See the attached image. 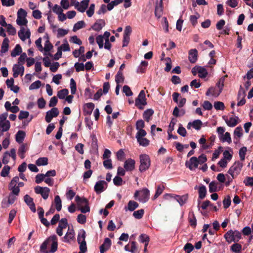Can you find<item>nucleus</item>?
Returning a JSON list of instances; mask_svg holds the SVG:
<instances>
[{
  "mask_svg": "<svg viewBox=\"0 0 253 253\" xmlns=\"http://www.w3.org/2000/svg\"><path fill=\"white\" fill-rule=\"evenodd\" d=\"M57 237L55 235L47 238L41 245L40 251L42 253H54L57 250Z\"/></svg>",
  "mask_w": 253,
  "mask_h": 253,
  "instance_id": "nucleus-1",
  "label": "nucleus"
},
{
  "mask_svg": "<svg viewBox=\"0 0 253 253\" xmlns=\"http://www.w3.org/2000/svg\"><path fill=\"white\" fill-rule=\"evenodd\" d=\"M140 165L139 170L143 172L147 170L150 167L151 161L150 157L147 154H141L139 156Z\"/></svg>",
  "mask_w": 253,
  "mask_h": 253,
  "instance_id": "nucleus-2",
  "label": "nucleus"
},
{
  "mask_svg": "<svg viewBox=\"0 0 253 253\" xmlns=\"http://www.w3.org/2000/svg\"><path fill=\"white\" fill-rule=\"evenodd\" d=\"M243 167V164L242 162L239 161H236L230 168L228 173L230 174L233 178H235L240 174Z\"/></svg>",
  "mask_w": 253,
  "mask_h": 253,
  "instance_id": "nucleus-3",
  "label": "nucleus"
},
{
  "mask_svg": "<svg viewBox=\"0 0 253 253\" xmlns=\"http://www.w3.org/2000/svg\"><path fill=\"white\" fill-rule=\"evenodd\" d=\"M135 105L140 110L143 109L142 106L147 105L146 94L144 90H142L139 92L138 96L135 99Z\"/></svg>",
  "mask_w": 253,
  "mask_h": 253,
  "instance_id": "nucleus-4",
  "label": "nucleus"
},
{
  "mask_svg": "<svg viewBox=\"0 0 253 253\" xmlns=\"http://www.w3.org/2000/svg\"><path fill=\"white\" fill-rule=\"evenodd\" d=\"M165 198L167 197H169L170 198H173L175 199L180 204V206L183 205L186 203L188 199V194L183 195L182 196H179L177 195H174L171 194H166L164 195Z\"/></svg>",
  "mask_w": 253,
  "mask_h": 253,
  "instance_id": "nucleus-5",
  "label": "nucleus"
},
{
  "mask_svg": "<svg viewBox=\"0 0 253 253\" xmlns=\"http://www.w3.org/2000/svg\"><path fill=\"white\" fill-rule=\"evenodd\" d=\"M59 114V112L57 108H52L50 110H49L46 112L45 117V121L47 123H50L53 118L57 117Z\"/></svg>",
  "mask_w": 253,
  "mask_h": 253,
  "instance_id": "nucleus-6",
  "label": "nucleus"
},
{
  "mask_svg": "<svg viewBox=\"0 0 253 253\" xmlns=\"http://www.w3.org/2000/svg\"><path fill=\"white\" fill-rule=\"evenodd\" d=\"M199 162L196 157H191L188 161L185 162V166L189 169L193 170L198 168Z\"/></svg>",
  "mask_w": 253,
  "mask_h": 253,
  "instance_id": "nucleus-7",
  "label": "nucleus"
},
{
  "mask_svg": "<svg viewBox=\"0 0 253 253\" xmlns=\"http://www.w3.org/2000/svg\"><path fill=\"white\" fill-rule=\"evenodd\" d=\"M131 33V28L129 26H127L126 27L123 36V47H125L127 46L129 42V36Z\"/></svg>",
  "mask_w": 253,
  "mask_h": 253,
  "instance_id": "nucleus-8",
  "label": "nucleus"
},
{
  "mask_svg": "<svg viewBox=\"0 0 253 253\" xmlns=\"http://www.w3.org/2000/svg\"><path fill=\"white\" fill-rule=\"evenodd\" d=\"M89 2V0H83L80 4L79 2L76 1L74 4L75 8L81 12H84L87 8Z\"/></svg>",
  "mask_w": 253,
  "mask_h": 253,
  "instance_id": "nucleus-9",
  "label": "nucleus"
},
{
  "mask_svg": "<svg viewBox=\"0 0 253 253\" xmlns=\"http://www.w3.org/2000/svg\"><path fill=\"white\" fill-rule=\"evenodd\" d=\"M222 118L225 121L227 125L230 127H234L239 123V118L237 116L231 117L229 120L228 119L227 117L226 116H223Z\"/></svg>",
  "mask_w": 253,
  "mask_h": 253,
  "instance_id": "nucleus-10",
  "label": "nucleus"
},
{
  "mask_svg": "<svg viewBox=\"0 0 253 253\" xmlns=\"http://www.w3.org/2000/svg\"><path fill=\"white\" fill-rule=\"evenodd\" d=\"M163 0H157L155 6V15L158 18H160L163 14Z\"/></svg>",
  "mask_w": 253,
  "mask_h": 253,
  "instance_id": "nucleus-11",
  "label": "nucleus"
},
{
  "mask_svg": "<svg viewBox=\"0 0 253 253\" xmlns=\"http://www.w3.org/2000/svg\"><path fill=\"white\" fill-rule=\"evenodd\" d=\"M150 197V191L147 188H144L140 191L139 201L142 203L147 202Z\"/></svg>",
  "mask_w": 253,
  "mask_h": 253,
  "instance_id": "nucleus-12",
  "label": "nucleus"
},
{
  "mask_svg": "<svg viewBox=\"0 0 253 253\" xmlns=\"http://www.w3.org/2000/svg\"><path fill=\"white\" fill-rule=\"evenodd\" d=\"M18 37L22 41H25L26 39L30 37L31 33L29 29L25 32V29L24 27H21L20 30L18 32Z\"/></svg>",
  "mask_w": 253,
  "mask_h": 253,
  "instance_id": "nucleus-13",
  "label": "nucleus"
},
{
  "mask_svg": "<svg viewBox=\"0 0 253 253\" xmlns=\"http://www.w3.org/2000/svg\"><path fill=\"white\" fill-rule=\"evenodd\" d=\"M135 161L132 159H127L124 163V169L127 171H132L135 169Z\"/></svg>",
  "mask_w": 253,
  "mask_h": 253,
  "instance_id": "nucleus-14",
  "label": "nucleus"
},
{
  "mask_svg": "<svg viewBox=\"0 0 253 253\" xmlns=\"http://www.w3.org/2000/svg\"><path fill=\"white\" fill-rule=\"evenodd\" d=\"M105 25V22L103 19H99L91 26V28L95 31H100L103 27Z\"/></svg>",
  "mask_w": 253,
  "mask_h": 253,
  "instance_id": "nucleus-15",
  "label": "nucleus"
},
{
  "mask_svg": "<svg viewBox=\"0 0 253 253\" xmlns=\"http://www.w3.org/2000/svg\"><path fill=\"white\" fill-rule=\"evenodd\" d=\"M111 246V241L108 238H106L104 239V243L100 247V253H104L106 251L109 250Z\"/></svg>",
  "mask_w": 253,
  "mask_h": 253,
  "instance_id": "nucleus-16",
  "label": "nucleus"
},
{
  "mask_svg": "<svg viewBox=\"0 0 253 253\" xmlns=\"http://www.w3.org/2000/svg\"><path fill=\"white\" fill-rule=\"evenodd\" d=\"M104 184L107 185V183L104 180H100L96 183L94 189L97 194H100L104 191Z\"/></svg>",
  "mask_w": 253,
  "mask_h": 253,
  "instance_id": "nucleus-17",
  "label": "nucleus"
},
{
  "mask_svg": "<svg viewBox=\"0 0 253 253\" xmlns=\"http://www.w3.org/2000/svg\"><path fill=\"white\" fill-rule=\"evenodd\" d=\"M198 51L196 49H191L189 51L188 59L190 63H195L197 60Z\"/></svg>",
  "mask_w": 253,
  "mask_h": 253,
  "instance_id": "nucleus-18",
  "label": "nucleus"
},
{
  "mask_svg": "<svg viewBox=\"0 0 253 253\" xmlns=\"http://www.w3.org/2000/svg\"><path fill=\"white\" fill-rule=\"evenodd\" d=\"M75 201L80 208L84 206H89L88 201L85 198H81L79 195H77L75 197Z\"/></svg>",
  "mask_w": 253,
  "mask_h": 253,
  "instance_id": "nucleus-19",
  "label": "nucleus"
},
{
  "mask_svg": "<svg viewBox=\"0 0 253 253\" xmlns=\"http://www.w3.org/2000/svg\"><path fill=\"white\" fill-rule=\"evenodd\" d=\"M224 237L226 241L228 243L230 244L232 242L236 243L235 237H234V235L233 234V230H230L227 231L224 235Z\"/></svg>",
  "mask_w": 253,
  "mask_h": 253,
  "instance_id": "nucleus-20",
  "label": "nucleus"
},
{
  "mask_svg": "<svg viewBox=\"0 0 253 253\" xmlns=\"http://www.w3.org/2000/svg\"><path fill=\"white\" fill-rule=\"evenodd\" d=\"M188 220L190 225L195 228L197 225V219L193 211L189 212Z\"/></svg>",
  "mask_w": 253,
  "mask_h": 253,
  "instance_id": "nucleus-21",
  "label": "nucleus"
},
{
  "mask_svg": "<svg viewBox=\"0 0 253 253\" xmlns=\"http://www.w3.org/2000/svg\"><path fill=\"white\" fill-rule=\"evenodd\" d=\"M94 108V104L93 103H87L85 104L84 108V112L85 115H90Z\"/></svg>",
  "mask_w": 253,
  "mask_h": 253,
  "instance_id": "nucleus-22",
  "label": "nucleus"
},
{
  "mask_svg": "<svg viewBox=\"0 0 253 253\" xmlns=\"http://www.w3.org/2000/svg\"><path fill=\"white\" fill-rule=\"evenodd\" d=\"M16 184H17L14 183V182L11 180L8 185V189L11 191V192H12V194L16 196H18L20 192V188H18V187H17Z\"/></svg>",
  "mask_w": 253,
  "mask_h": 253,
  "instance_id": "nucleus-23",
  "label": "nucleus"
},
{
  "mask_svg": "<svg viewBox=\"0 0 253 253\" xmlns=\"http://www.w3.org/2000/svg\"><path fill=\"white\" fill-rule=\"evenodd\" d=\"M21 70H22L21 73V76L24 74V68L23 66L19 67L18 65L15 64L12 68V71L13 72V76L14 78H17L18 75L20 74Z\"/></svg>",
  "mask_w": 253,
  "mask_h": 253,
  "instance_id": "nucleus-24",
  "label": "nucleus"
},
{
  "mask_svg": "<svg viewBox=\"0 0 253 253\" xmlns=\"http://www.w3.org/2000/svg\"><path fill=\"white\" fill-rule=\"evenodd\" d=\"M154 113V111L153 109H148L144 112L143 114V117L147 122H149Z\"/></svg>",
  "mask_w": 253,
  "mask_h": 253,
  "instance_id": "nucleus-25",
  "label": "nucleus"
},
{
  "mask_svg": "<svg viewBox=\"0 0 253 253\" xmlns=\"http://www.w3.org/2000/svg\"><path fill=\"white\" fill-rule=\"evenodd\" d=\"M9 40L7 38H5L3 41L1 46L0 52L4 53L8 50Z\"/></svg>",
  "mask_w": 253,
  "mask_h": 253,
  "instance_id": "nucleus-26",
  "label": "nucleus"
},
{
  "mask_svg": "<svg viewBox=\"0 0 253 253\" xmlns=\"http://www.w3.org/2000/svg\"><path fill=\"white\" fill-rule=\"evenodd\" d=\"M25 135L26 133L24 131L19 130L15 135L16 141L19 143H22L24 140Z\"/></svg>",
  "mask_w": 253,
  "mask_h": 253,
  "instance_id": "nucleus-27",
  "label": "nucleus"
},
{
  "mask_svg": "<svg viewBox=\"0 0 253 253\" xmlns=\"http://www.w3.org/2000/svg\"><path fill=\"white\" fill-rule=\"evenodd\" d=\"M199 199H203L207 194V189L205 186L202 185L198 188Z\"/></svg>",
  "mask_w": 253,
  "mask_h": 253,
  "instance_id": "nucleus-28",
  "label": "nucleus"
},
{
  "mask_svg": "<svg viewBox=\"0 0 253 253\" xmlns=\"http://www.w3.org/2000/svg\"><path fill=\"white\" fill-rule=\"evenodd\" d=\"M22 52V48L20 44H17L15 45L14 49L11 52V56L12 57H16L17 55H20Z\"/></svg>",
  "mask_w": 253,
  "mask_h": 253,
  "instance_id": "nucleus-29",
  "label": "nucleus"
},
{
  "mask_svg": "<svg viewBox=\"0 0 253 253\" xmlns=\"http://www.w3.org/2000/svg\"><path fill=\"white\" fill-rule=\"evenodd\" d=\"M10 127V123L9 121H6L4 122L0 123V130L1 132H5L8 130Z\"/></svg>",
  "mask_w": 253,
  "mask_h": 253,
  "instance_id": "nucleus-30",
  "label": "nucleus"
},
{
  "mask_svg": "<svg viewBox=\"0 0 253 253\" xmlns=\"http://www.w3.org/2000/svg\"><path fill=\"white\" fill-rule=\"evenodd\" d=\"M139 207V204L135 201L130 200L127 204V210L130 211H134Z\"/></svg>",
  "mask_w": 253,
  "mask_h": 253,
  "instance_id": "nucleus-31",
  "label": "nucleus"
},
{
  "mask_svg": "<svg viewBox=\"0 0 253 253\" xmlns=\"http://www.w3.org/2000/svg\"><path fill=\"white\" fill-rule=\"evenodd\" d=\"M197 72L199 73L198 76L200 78H205L208 75L206 69L202 67H197Z\"/></svg>",
  "mask_w": 253,
  "mask_h": 253,
  "instance_id": "nucleus-32",
  "label": "nucleus"
},
{
  "mask_svg": "<svg viewBox=\"0 0 253 253\" xmlns=\"http://www.w3.org/2000/svg\"><path fill=\"white\" fill-rule=\"evenodd\" d=\"M54 203L57 211H60L62 209V201L59 196L56 195L55 197Z\"/></svg>",
  "mask_w": 253,
  "mask_h": 253,
  "instance_id": "nucleus-33",
  "label": "nucleus"
},
{
  "mask_svg": "<svg viewBox=\"0 0 253 253\" xmlns=\"http://www.w3.org/2000/svg\"><path fill=\"white\" fill-rule=\"evenodd\" d=\"M148 63L146 61H142L141 62L140 66L138 67L137 72L140 73H143L145 72L146 68L147 67Z\"/></svg>",
  "mask_w": 253,
  "mask_h": 253,
  "instance_id": "nucleus-34",
  "label": "nucleus"
},
{
  "mask_svg": "<svg viewBox=\"0 0 253 253\" xmlns=\"http://www.w3.org/2000/svg\"><path fill=\"white\" fill-rule=\"evenodd\" d=\"M36 164L38 166H45L48 164V159L46 157H41L36 161Z\"/></svg>",
  "mask_w": 253,
  "mask_h": 253,
  "instance_id": "nucleus-35",
  "label": "nucleus"
},
{
  "mask_svg": "<svg viewBox=\"0 0 253 253\" xmlns=\"http://www.w3.org/2000/svg\"><path fill=\"white\" fill-rule=\"evenodd\" d=\"M165 187L164 185H159L157 186L155 194L153 197V200L156 199L163 193Z\"/></svg>",
  "mask_w": 253,
  "mask_h": 253,
  "instance_id": "nucleus-36",
  "label": "nucleus"
},
{
  "mask_svg": "<svg viewBox=\"0 0 253 253\" xmlns=\"http://www.w3.org/2000/svg\"><path fill=\"white\" fill-rule=\"evenodd\" d=\"M124 81V77L123 72L121 71H119L115 76V81L117 84H119L120 83H123Z\"/></svg>",
  "mask_w": 253,
  "mask_h": 253,
  "instance_id": "nucleus-37",
  "label": "nucleus"
},
{
  "mask_svg": "<svg viewBox=\"0 0 253 253\" xmlns=\"http://www.w3.org/2000/svg\"><path fill=\"white\" fill-rule=\"evenodd\" d=\"M85 22L84 21H78L77 23H76L73 29V31L74 32H76L77 30L84 28L85 27Z\"/></svg>",
  "mask_w": 253,
  "mask_h": 253,
  "instance_id": "nucleus-38",
  "label": "nucleus"
},
{
  "mask_svg": "<svg viewBox=\"0 0 253 253\" xmlns=\"http://www.w3.org/2000/svg\"><path fill=\"white\" fill-rule=\"evenodd\" d=\"M144 214V210L140 209L136 211H134L133 213V216L137 219H141Z\"/></svg>",
  "mask_w": 253,
  "mask_h": 253,
  "instance_id": "nucleus-39",
  "label": "nucleus"
},
{
  "mask_svg": "<svg viewBox=\"0 0 253 253\" xmlns=\"http://www.w3.org/2000/svg\"><path fill=\"white\" fill-rule=\"evenodd\" d=\"M247 151V147L245 146L242 147L239 150V154L240 160L242 161H244L245 160V156H246Z\"/></svg>",
  "mask_w": 253,
  "mask_h": 253,
  "instance_id": "nucleus-40",
  "label": "nucleus"
},
{
  "mask_svg": "<svg viewBox=\"0 0 253 253\" xmlns=\"http://www.w3.org/2000/svg\"><path fill=\"white\" fill-rule=\"evenodd\" d=\"M68 90L66 88H64L60 90L58 92L57 96L60 99H63L65 98V97L68 94Z\"/></svg>",
  "mask_w": 253,
  "mask_h": 253,
  "instance_id": "nucleus-41",
  "label": "nucleus"
},
{
  "mask_svg": "<svg viewBox=\"0 0 253 253\" xmlns=\"http://www.w3.org/2000/svg\"><path fill=\"white\" fill-rule=\"evenodd\" d=\"M192 127L196 130H200L203 125L202 122L200 120H195L192 122Z\"/></svg>",
  "mask_w": 253,
  "mask_h": 253,
  "instance_id": "nucleus-42",
  "label": "nucleus"
},
{
  "mask_svg": "<svg viewBox=\"0 0 253 253\" xmlns=\"http://www.w3.org/2000/svg\"><path fill=\"white\" fill-rule=\"evenodd\" d=\"M242 249V246L238 243L233 244L231 247V250L235 253H238L241 252Z\"/></svg>",
  "mask_w": 253,
  "mask_h": 253,
  "instance_id": "nucleus-43",
  "label": "nucleus"
},
{
  "mask_svg": "<svg viewBox=\"0 0 253 253\" xmlns=\"http://www.w3.org/2000/svg\"><path fill=\"white\" fill-rule=\"evenodd\" d=\"M50 191V190L49 188L47 187H43V190L42 191L41 195L44 200H46L48 198Z\"/></svg>",
  "mask_w": 253,
  "mask_h": 253,
  "instance_id": "nucleus-44",
  "label": "nucleus"
},
{
  "mask_svg": "<svg viewBox=\"0 0 253 253\" xmlns=\"http://www.w3.org/2000/svg\"><path fill=\"white\" fill-rule=\"evenodd\" d=\"M227 77V75H225L224 77H222L221 78H220L219 79V81L216 84V85L219 88H220L219 92L218 93V94L217 95H218L219 94V93L221 92L222 88L224 86V81L225 78Z\"/></svg>",
  "mask_w": 253,
  "mask_h": 253,
  "instance_id": "nucleus-45",
  "label": "nucleus"
},
{
  "mask_svg": "<svg viewBox=\"0 0 253 253\" xmlns=\"http://www.w3.org/2000/svg\"><path fill=\"white\" fill-rule=\"evenodd\" d=\"M242 128L241 126H238L234 130V133L235 135L234 139H237L236 137L240 138L243 135Z\"/></svg>",
  "mask_w": 253,
  "mask_h": 253,
  "instance_id": "nucleus-46",
  "label": "nucleus"
},
{
  "mask_svg": "<svg viewBox=\"0 0 253 253\" xmlns=\"http://www.w3.org/2000/svg\"><path fill=\"white\" fill-rule=\"evenodd\" d=\"M42 83L40 81L38 80L33 83L29 86L30 90L38 89L41 86Z\"/></svg>",
  "mask_w": 253,
  "mask_h": 253,
  "instance_id": "nucleus-47",
  "label": "nucleus"
},
{
  "mask_svg": "<svg viewBox=\"0 0 253 253\" xmlns=\"http://www.w3.org/2000/svg\"><path fill=\"white\" fill-rule=\"evenodd\" d=\"M217 190V183L215 181H211L209 184V192L210 193H213L216 192Z\"/></svg>",
  "mask_w": 253,
  "mask_h": 253,
  "instance_id": "nucleus-48",
  "label": "nucleus"
},
{
  "mask_svg": "<svg viewBox=\"0 0 253 253\" xmlns=\"http://www.w3.org/2000/svg\"><path fill=\"white\" fill-rule=\"evenodd\" d=\"M71 92L72 94L76 93L77 90L76 83L75 80L72 78L70 80Z\"/></svg>",
  "mask_w": 253,
  "mask_h": 253,
  "instance_id": "nucleus-49",
  "label": "nucleus"
},
{
  "mask_svg": "<svg viewBox=\"0 0 253 253\" xmlns=\"http://www.w3.org/2000/svg\"><path fill=\"white\" fill-rule=\"evenodd\" d=\"M140 145L146 147L149 145L150 141L146 138H141L137 140Z\"/></svg>",
  "mask_w": 253,
  "mask_h": 253,
  "instance_id": "nucleus-50",
  "label": "nucleus"
},
{
  "mask_svg": "<svg viewBox=\"0 0 253 253\" xmlns=\"http://www.w3.org/2000/svg\"><path fill=\"white\" fill-rule=\"evenodd\" d=\"M10 169V167L9 166H5L0 172V175L2 177L7 176L9 173Z\"/></svg>",
  "mask_w": 253,
  "mask_h": 253,
  "instance_id": "nucleus-51",
  "label": "nucleus"
},
{
  "mask_svg": "<svg viewBox=\"0 0 253 253\" xmlns=\"http://www.w3.org/2000/svg\"><path fill=\"white\" fill-rule=\"evenodd\" d=\"M7 27V32L9 35L14 36L16 33V29L10 24H8Z\"/></svg>",
  "mask_w": 253,
  "mask_h": 253,
  "instance_id": "nucleus-52",
  "label": "nucleus"
},
{
  "mask_svg": "<svg viewBox=\"0 0 253 253\" xmlns=\"http://www.w3.org/2000/svg\"><path fill=\"white\" fill-rule=\"evenodd\" d=\"M117 158L119 161H123L125 158V154L123 149H120L117 152Z\"/></svg>",
  "mask_w": 253,
  "mask_h": 253,
  "instance_id": "nucleus-53",
  "label": "nucleus"
},
{
  "mask_svg": "<svg viewBox=\"0 0 253 253\" xmlns=\"http://www.w3.org/2000/svg\"><path fill=\"white\" fill-rule=\"evenodd\" d=\"M214 107L217 110H223L225 108L224 104L223 102L220 101H216L214 103Z\"/></svg>",
  "mask_w": 253,
  "mask_h": 253,
  "instance_id": "nucleus-54",
  "label": "nucleus"
},
{
  "mask_svg": "<svg viewBox=\"0 0 253 253\" xmlns=\"http://www.w3.org/2000/svg\"><path fill=\"white\" fill-rule=\"evenodd\" d=\"M139 240L140 242L143 243H145L146 242L147 243L149 242L150 238L147 235L145 234H142L139 237Z\"/></svg>",
  "mask_w": 253,
  "mask_h": 253,
  "instance_id": "nucleus-55",
  "label": "nucleus"
},
{
  "mask_svg": "<svg viewBox=\"0 0 253 253\" xmlns=\"http://www.w3.org/2000/svg\"><path fill=\"white\" fill-rule=\"evenodd\" d=\"M146 134L147 132L144 129H139L136 134V138L137 140L141 138H144V137L146 136Z\"/></svg>",
  "mask_w": 253,
  "mask_h": 253,
  "instance_id": "nucleus-56",
  "label": "nucleus"
},
{
  "mask_svg": "<svg viewBox=\"0 0 253 253\" xmlns=\"http://www.w3.org/2000/svg\"><path fill=\"white\" fill-rule=\"evenodd\" d=\"M16 21L17 24L20 26L27 25V24L28 23V20L26 18H20V17H19L18 18V17H17Z\"/></svg>",
  "mask_w": 253,
  "mask_h": 253,
  "instance_id": "nucleus-57",
  "label": "nucleus"
},
{
  "mask_svg": "<svg viewBox=\"0 0 253 253\" xmlns=\"http://www.w3.org/2000/svg\"><path fill=\"white\" fill-rule=\"evenodd\" d=\"M123 91L127 96H131L133 94L130 88L127 85H125L123 88Z\"/></svg>",
  "mask_w": 253,
  "mask_h": 253,
  "instance_id": "nucleus-58",
  "label": "nucleus"
},
{
  "mask_svg": "<svg viewBox=\"0 0 253 253\" xmlns=\"http://www.w3.org/2000/svg\"><path fill=\"white\" fill-rule=\"evenodd\" d=\"M177 133L182 136H185L187 133L186 129L182 126L181 124L179 125V127L177 130Z\"/></svg>",
  "mask_w": 253,
  "mask_h": 253,
  "instance_id": "nucleus-59",
  "label": "nucleus"
},
{
  "mask_svg": "<svg viewBox=\"0 0 253 253\" xmlns=\"http://www.w3.org/2000/svg\"><path fill=\"white\" fill-rule=\"evenodd\" d=\"M231 201L230 199V197L229 196H227L223 201V204L224 208L225 209L228 208L231 205Z\"/></svg>",
  "mask_w": 253,
  "mask_h": 253,
  "instance_id": "nucleus-60",
  "label": "nucleus"
},
{
  "mask_svg": "<svg viewBox=\"0 0 253 253\" xmlns=\"http://www.w3.org/2000/svg\"><path fill=\"white\" fill-rule=\"evenodd\" d=\"M74 67L76 69V72H77L84 71V65L83 63L77 62L75 64Z\"/></svg>",
  "mask_w": 253,
  "mask_h": 253,
  "instance_id": "nucleus-61",
  "label": "nucleus"
},
{
  "mask_svg": "<svg viewBox=\"0 0 253 253\" xmlns=\"http://www.w3.org/2000/svg\"><path fill=\"white\" fill-rule=\"evenodd\" d=\"M244 183L247 186H253V177L247 176L244 180Z\"/></svg>",
  "mask_w": 253,
  "mask_h": 253,
  "instance_id": "nucleus-62",
  "label": "nucleus"
},
{
  "mask_svg": "<svg viewBox=\"0 0 253 253\" xmlns=\"http://www.w3.org/2000/svg\"><path fill=\"white\" fill-rule=\"evenodd\" d=\"M186 253H190L194 249V247L191 243H186L183 248Z\"/></svg>",
  "mask_w": 253,
  "mask_h": 253,
  "instance_id": "nucleus-63",
  "label": "nucleus"
},
{
  "mask_svg": "<svg viewBox=\"0 0 253 253\" xmlns=\"http://www.w3.org/2000/svg\"><path fill=\"white\" fill-rule=\"evenodd\" d=\"M45 177V176L44 174H38L35 177L36 183L37 184L41 183L42 181L44 180Z\"/></svg>",
  "mask_w": 253,
  "mask_h": 253,
  "instance_id": "nucleus-64",
  "label": "nucleus"
}]
</instances>
